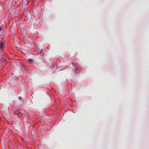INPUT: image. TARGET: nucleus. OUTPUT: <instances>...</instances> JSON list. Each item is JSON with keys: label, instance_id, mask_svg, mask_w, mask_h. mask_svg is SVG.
<instances>
[{"label": "nucleus", "instance_id": "obj_3", "mask_svg": "<svg viewBox=\"0 0 149 149\" xmlns=\"http://www.w3.org/2000/svg\"><path fill=\"white\" fill-rule=\"evenodd\" d=\"M19 47H20V45H19V44L18 43L17 45V46H16V47L19 48Z\"/></svg>", "mask_w": 149, "mask_h": 149}, {"label": "nucleus", "instance_id": "obj_7", "mask_svg": "<svg viewBox=\"0 0 149 149\" xmlns=\"http://www.w3.org/2000/svg\"><path fill=\"white\" fill-rule=\"evenodd\" d=\"M1 57L2 58H3L2 57H1Z\"/></svg>", "mask_w": 149, "mask_h": 149}, {"label": "nucleus", "instance_id": "obj_6", "mask_svg": "<svg viewBox=\"0 0 149 149\" xmlns=\"http://www.w3.org/2000/svg\"><path fill=\"white\" fill-rule=\"evenodd\" d=\"M42 56H43V55H42Z\"/></svg>", "mask_w": 149, "mask_h": 149}, {"label": "nucleus", "instance_id": "obj_2", "mask_svg": "<svg viewBox=\"0 0 149 149\" xmlns=\"http://www.w3.org/2000/svg\"><path fill=\"white\" fill-rule=\"evenodd\" d=\"M31 134L32 136H34L35 133L33 130H32L31 131Z\"/></svg>", "mask_w": 149, "mask_h": 149}, {"label": "nucleus", "instance_id": "obj_5", "mask_svg": "<svg viewBox=\"0 0 149 149\" xmlns=\"http://www.w3.org/2000/svg\"><path fill=\"white\" fill-rule=\"evenodd\" d=\"M31 59H29V60H30V61H31Z\"/></svg>", "mask_w": 149, "mask_h": 149}, {"label": "nucleus", "instance_id": "obj_4", "mask_svg": "<svg viewBox=\"0 0 149 149\" xmlns=\"http://www.w3.org/2000/svg\"><path fill=\"white\" fill-rule=\"evenodd\" d=\"M2 29V27H0V32L1 31V30Z\"/></svg>", "mask_w": 149, "mask_h": 149}, {"label": "nucleus", "instance_id": "obj_1", "mask_svg": "<svg viewBox=\"0 0 149 149\" xmlns=\"http://www.w3.org/2000/svg\"><path fill=\"white\" fill-rule=\"evenodd\" d=\"M5 42L3 40H0V55H3L4 52V49L5 48Z\"/></svg>", "mask_w": 149, "mask_h": 149}]
</instances>
